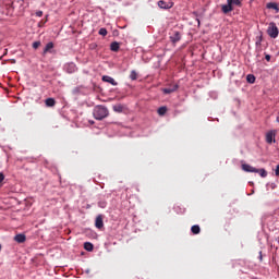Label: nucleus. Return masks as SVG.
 Instances as JSON below:
<instances>
[{
    "label": "nucleus",
    "mask_w": 279,
    "mask_h": 279,
    "mask_svg": "<svg viewBox=\"0 0 279 279\" xmlns=\"http://www.w3.org/2000/svg\"><path fill=\"white\" fill-rule=\"evenodd\" d=\"M93 116L97 121H101L108 117V108L105 106H96L94 108Z\"/></svg>",
    "instance_id": "f257e3e1"
},
{
    "label": "nucleus",
    "mask_w": 279,
    "mask_h": 279,
    "mask_svg": "<svg viewBox=\"0 0 279 279\" xmlns=\"http://www.w3.org/2000/svg\"><path fill=\"white\" fill-rule=\"evenodd\" d=\"M267 34L270 38H278L279 31H278V26L276 25V23H274V22L269 23L268 28H267Z\"/></svg>",
    "instance_id": "f03ea898"
},
{
    "label": "nucleus",
    "mask_w": 279,
    "mask_h": 279,
    "mask_svg": "<svg viewBox=\"0 0 279 279\" xmlns=\"http://www.w3.org/2000/svg\"><path fill=\"white\" fill-rule=\"evenodd\" d=\"M278 134V130H270L266 133V143L271 145V143H276V135Z\"/></svg>",
    "instance_id": "7ed1b4c3"
},
{
    "label": "nucleus",
    "mask_w": 279,
    "mask_h": 279,
    "mask_svg": "<svg viewBox=\"0 0 279 279\" xmlns=\"http://www.w3.org/2000/svg\"><path fill=\"white\" fill-rule=\"evenodd\" d=\"M170 40L173 45L180 43V40H182V34H180L178 31H173L172 35L170 36Z\"/></svg>",
    "instance_id": "20e7f679"
},
{
    "label": "nucleus",
    "mask_w": 279,
    "mask_h": 279,
    "mask_svg": "<svg viewBox=\"0 0 279 279\" xmlns=\"http://www.w3.org/2000/svg\"><path fill=\"white\" fill-rule=\"evenodd\" d=\"M223 14H228L230 12H232L234 9L232 8V0H229V2H227V4H223L221 8Z\"/></svg>",
    "instance_id": "39448f33"
},
{
    "label": "nucleus",
    "mask_w": 279,
    "mask_h": 279,
    "mask_svg": "<svg viewBox=\"0 0 279 279\" xmlns=\"http://www.w3.org/2000/svg\"><path fill=\"white\" fill-rule=\"evenodd\" d=\"M242 169H243V171H246V173H258V169H256L247 163H243Z\"/></svg>",
    "instance_id": "423d86ee"
},
{
    "label": "nucleus",
    "mask_w": 279,
    "mask_h": 279,
    "mask_svg": "<svg viewBox=\"0 0 279 279\" xmlns=\"http://www.w3.org/2000/svg\"><path fill=\"white\" fill-rule=\"evenodd\" d=\"M178 88H180V86L178 84H174L171 87L163 88L162 93L165 95H171V93H175V90H178Z\"/></svg>",
    "instance_id": "0eeeda50"
},
{
    "label": "nucleus",
    "mask_w": 279,
    "mask_h": 279,
    "mask_svg": "<svg viewBox=\"0 0 279 279\" xmlns=\"http://www.w3.org/2000/svg\"><path fill=\"white\" fill-rule=\"evenodd\" d=\"M102 82H107L108 84H111V86H117L119 83L112 78V76L109 75H104L102 76Z\"/></svg>",
    "instance_id": "6e6552de"
},
{
    "label": "nucleus",
    "mask_w": 279,
    "mask_h": 279,
    "mask_svg": "<svg viewBox=\"0 0 279 279\" xmlns=\"http://www.w3.org/2000/svg\"><path fill=\"white\" fill-rule=\"evenodd\" d=\"M95 226L96 228H98V230H101V228H104V217L101 215L96 217Z\"/></svg>",
    "instance_id": "1a4fd4ad"
},
{
    "label": "nucleus",
    "mask_w": 279,
    "mask_h": 279,
    "mask_svg": "<svg viewBox=\"0 0 279 279\" xmlns=\"http://www.w3.org/2000/svg\"><path fill=\"white\" fill-rule=\"evenodd\" d=\"M65 71L66 73H75V71H77V66L75 63H68L65 64Z\"/></svg>",
    "instance_id": "9d476101"
},
{
    "label": "nucleus",
    "mask_w": 279,
    "mask_h": 279,
    "mask_svg": "<svg viewBox=\"0 0 279 279\" xmlns=\"http://www.w3.org/2000/svg\"><path fill=\"white\" fill-rule=\"evenodd\" d=\"M26 239L27 238L23 233L16 234L14 236V241H16V243H25Z\"/></svg>",
    "instance_id": "9b49d317"
},
{
    "label": "nucleus",
    "mask_w": 279,
    "mask_h": 279,
    "mask_svg": "<svg viewBox=\"0 0 279 279\" xmlns=\"http://www.w3.org/2000/svg\"><path fill=\"white\" fill-rule=\"evenodd\" d=\"M266 8L268 10H276L277 13L279 12V7H278V3H276V2H268L266 4Z\"/></svg>",
    "instance_id": "f8f14e48"
},
{
    "label": "nucleus",
    "mask_w": 279,
    "mask_h": 279,
    "mask_svg": "<svg viewBox=\"0 0 279 279\" xmlns=\"http://www.w3.org/2000/svg\"><path fill=\"white\" fill-rule=\"evenodd\" d=\"M158 5H159L161 9H163V10H169L170 8L173 7V5L169 4V3H167L165 0H160V1L158 2Z\"/></svg>",
    "instance_id": "ddd939ff"
},
{
    "label": "nucleus",
    "mask_w": 279,
    "mask_h": 279,
    "mask_svg": "<svg viewBox=\"0 0 279 279\" xmlns=\"http://www.w3.org/2000/svg\"><path fill=\"white\" fill-rule=\"evenodd\" d=\"M46 106L48 108H53V106H56V99L53 98H47L46 101H45Z\"/></svg>",
    "instance_id": "4468645a"
},
{
    "label": "nucleus",
    "mask_w": 279,
    "mask_h": 279,
    "mask_svg": "<svg viewBox=\"0 0 279 279\" xmlns=\"http://www.w3.org/2000/svg\"><path fill=\"white\" fill-rule=\"evenodd\" d=\"M84 250H86V252H93V250H95V245H93L90 242H85Z\"/></svg>",
    "instance_id": "2eb2a0df"
},
{
    "label": "nucleus",
    "mask_w": 279,
    "mask_h": 279,
    "mask_svg": "<svg viewBox=\"0 0 279 279\" xmlns=\"http://www.w3.org/2000/svg\"><path fill=\"white\" fill-rule=\"evenodd\" d=\"M191 232H192V234H199V232H202V229L199 228L198 225H194L191 228Z\"/></svg>",
    "instance_id": "dca6fc26"
},
{
    "label": "nucleus",
    "mask_w": 279,
    "mask_h": 279,
    "mask_svg": "<svg viewBox=\"0 0 279 279\" xmlns=\"http://www.w3.org/2000/svg\"><path fill=\"white\" fill-rule=\"evenodd\" d=\"M120 45H119V43H117V41H113V43H111V45H110V49H111V51H119V49H120Z\"/></svg>",
    "instance_id": "f3484780"
},
{
    "label": "nucleus",
    "mask_w": 279,
    "mask_h": 279,
    "mask_svg": "<svg viewBox=\"0 0 279 279\" xmlns=\"http://www.w3.org/2000/svg\"><path fill=\"white\" fill-rule=\"evenodd\" d=\"M130 80H132L133 82L138 80V73H136L135 70H132L130 73Z\"/></svg>",
    "instance_id": "a211bd4d"
},
{
    "label": "nucleus",
    "mask_w": 279,
    "mask_h": 279,
    "mask_svg": "<svg viewBox=\"0 0 279 279\" xmlns=\"http://www.w3.org/2000/svg\"><path fill=\"white\" fill-rule=\"evenodd\" d=\"M246 82H248V84H254V82H256V76H254L253 74H248L246 76Z\"/></svg>",
    "instance_id": "6ab92c4d"
},
{
    "label": "nucleus",
    "mask_w": 279,
    "mask_h": 279,
    "mask_svg": "<svg viewBox=\"0 0 279 279\" xmlns=\"http://www.w3.org/2000/svg\"><path fill=\"white\" fill-rule=\"evenodd\" d=\"M159 117H165V114H167V107H160L158 110H157Z\"/></svg>",
    "instance_id": "aec40b11"
},
{
    "label": "nucleus",
    "mask_w": 279,
    "mask_h": 279,
    "mask_svg": "<svg viewBox=\"0 0 279 279\" xmlns=\"http://www.w3.org/2000/svg\"><path fill=\"white\" fill-rule=\"evenodd\" d=\"M53 49V43H48L44 49V53H48V51H51Z\"/></svg>",
    "instance_id": "412c9836"
},
{
    "label": "nucleus",
    "mask_w": 279,
    "mask_h": 279,
    "mask_svg": "<svg viewBox=\"0 0 279 279\" xmlns=\"http://www.w3.org/2000/svg\"><path fill=\"white\" fill-rule=\"evenodd\" d=\"M113 110L114 112H123V105H114Z\"/></svg>",
    "instance_id": "4be33fe9"
},
{
    "label": "nucleus",
    "mask_w": 279,
    "mask_h": 279,
    "mask_svg": "<svg viewBox=\"0 0 279 279\" xmlns=\"http://www.w3.org/2000/svg\"><path fill=\"white\" fill-rule=\"evenodd\" d=\"M258 173H259L260 178H267V170L266 169H259Z\"/></svg>",
    "instance_id": "5701e85b"
},
{
    "label": "nucleus",
    "mask_w": 279,
    "mask_h": 279,
    "mask_svg": "<svg viewBox=\"0 0 279 279\" xmlns=\"http://www.w3.org/2000/svg\"><path fill=\"white\" fill-rule=\"evenodd\" d=\"M99 36H108V29L106 28H100L98 32Z\"/></svg>",
    "instance_id": "b1692460"
},
{
    "label": "nucleus",
    "mask_w": 279,
    "mask_h": 279,
    "mask_svg": "<svg viewBox=\"0 0 279 279\" xmlns=\"http://www.w3.org/2000/svg\"><path fill=\"white\" fill-rule=\"evenodd\" d=\"M229 2V0H227ZM231 5H241V0H231Z\"/></svg>",
    "instance_id": "393cba45"
},
{
    "label": "nucleus",
    "mask_w": 279,
    "mask_h": 279,
    "mask_svg": "<svg viewBox=\"0 0 279 279\" xmlns=\"http://www.w3.org/2000/svg\"><path fill=\"white\" fill-rule=\"evenodd\" d=\"M262 43H263V36H259L258 39L255 43L256 47H260Z\"/></svg>",
    "instance_id": "a878e982"
},
{
    "label": "nucleus",
    "mask_w": 279,
    "mask_h": 279,
    "mask_svg": "<svg viewBox=\"0 0 279 279\" xmlns=\"http://www.w3.org/2000/svg\"><path fill=\"white\" fill-rule=\"evenodd\" d=\"M40 47V41L33 43V49H38Z\"/></svg>",
    "instance_id": "bb28decb"
},
{
    "label": "nucleus",
    "mask_w": 279,
    "mask_h": 279,
    "mask_svg": "<svg viewBox=\"0 0 279 279\" xmlns=\"http://www.w3.org/2000/svg\"><path fill=\"white\" fill-rule=\"evenodd\" d=\"M5 180V175L3 174V172H0V184L1 182H3Z\"/></svg>",
    "instance_id": "cd10ccee"
},
{
    "label": "nucleus",
    "mask_w": 279,
    "mask_h": 279,
    "mask_svg": "<svg viewBox=\"0 0 279 279\" xmlns=\"http://www.w3.org/2000/svg\"><path fill=\"white\" fill-rule=\"evenodd\" d=\"M275 175H277V178H279V165H277V167L275 169Z\"/></svg>",
    "instance_id": "c85d7f7f"
},
{
    "label": "nucleus",
    "mask_w": 279,
    "mask_h": 279,
    "mask_svg": "<svg viewBox=\"0 0 279 279\" xmlns=\"http://www.w3.org/2000/svg\"><path fill=\"white\" fill-rule=\"evenodd\" d=\"M35 14L40 19L43 16V11H37Z\"/></svg>",
    "instance_id": "c756f323"
},
{
    "label": "nucleus",
    "mask_w": 279,
    "mask_h": 279,
    "mask_svg": "<svg viewBox=\"0 0 279 279\" xmlns=\"http://www.w3.org/2000/svg\"><path fill=\"white\" fill-rule=\"evenodd\" d=\"M265 60H267V62H270V61H271V56L266 54V56H265Z\"/></svg>",
    "instance_id": "7c9ffc66"
},
{
    "label": "nucleus",
    "mask_w": 279,
    "mask_h": 279,
    "mask_svg": "<svg viewBox=\"0 0 279 279\" xmlns=\"http://www.w3.org/2000/svg\"><path fill=\"white\" fill-rule=\"evenodd\" d=\"M45 23H47V16H46V21L39 22V27H43V25H45Z\"/></svg>",
    "instance_id": "2f4dec72"
},
{
    "label": "nucleus",
    "mask_w": 279,
    "mask_h": 279,
    "mask_svg": "<svg viewBox=\"0 0 279 279\" xmlns=\"http://www.w3.org/2000/svg\"><path fill=\"white\" fill-rule=\"evenodd\" d=\"M277 123H279V114L277 116V119H276Z\"/></svg>",
    "instance_id": "473e14b6"
},
{
    "label": "nucleus",
    "mask_w": 279,
    "mask_h": 279,
    "mask_svg": "<svg viewBox=\"0 0 279 279\" xmlns=\"http://www.w3.org/2000/svg\"><path fill=\"white\" fill-rule=\"evenodd\" d=\"M0 251H1V244H0Z\"/></svg>",
    "instance_id": "72a5a7b5"
}]
</instances>
